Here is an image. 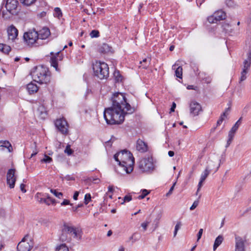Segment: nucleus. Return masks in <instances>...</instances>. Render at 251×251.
Here are the masks:
<instances>
[{"instance_id":"obj_14","label":"nucleus","mask_w":251,"mask_h":251,"mask_svg":"<svg viewBox=\"0 0 251 251\" xmlns=\"http://www.w3.org/2000/svg\"><path fill=\"white\" fill-rule=\"evenodd\" d=\"M7 32L8 39L12 41H14L17 38L18 35V29L13 25H11L8 27Z\"/></svg>"},{"instance_id":"obj_9","label":"nucleus","mask_w":251,"mask_h":251,"mask_svg":"<svg viewBox=\"0 0 251 251\" xmlns=\"http://www.w3.org/2000/svg\"><path fill=\"white\" fill-rule=\"evenodd\" d=\"M251 65V54L247 53V58L243 62V69L241 73L240 82L245 80Z\"/></svg>"},{"instance_id":"obj_15","label":"nucleus","mask_w":251,"mask_h":251,"mask_svg":"<svg viewBox=\"0 0 251 251\" xmlns=\"http://www.w3.org/2000/svg\"><path fill=\"white\" fill-rule=\"evenodd\" d=\"M38 39L45 40L50 35V30L48 27H44L38 32Z\"/></svg>"},{"instance_id":"obj_32","label":"nucleus","mask_w":251,"mask_h":251,"mask_svg":"<svg viewBox=\"0 0 251 251\" xmlns=\"http://www.w3.org/2000/svg\"><path fill=\"white\" fill-rule=\"evenodd\" d=\"M86 181L87 183H94L95 184H98L100 182V179L98 178H94L93 177H88L87 179H86Z\"/></svg>"},{"instance_id":"obj_44","label":"nucleus","mask_w":251,"mask_h":251,"mask_svg":"<svg viewBox=\"0 0 251 251\" xmlns=\"http://www.w3.org/2000/svg\"><path fill=\"white\" fill-rule=\"evenodd\" d=\"M214 14L209 16L207 18V21L210 24H213V23H216L217 22V21H216V18H214Z\"/></svg>"},{"instance_id":"obj_4","label":"nucleus","mask_w":251,"mask_h":251,"mask_svg":"<svg viewBox=\"0 0 251 251\" xmlns=\"http://www.w3.org/2000/svg\"><path fill=\"white\" fill-rule=\"evenodd\" d=\"M119 166L123 168L127 174L131 173L133 170L134 158L132 154L126 150L120 152Z\"/></svg>"},{"instance_id":"obj_56","label":"nucleus","mask_w":251,"mask_h":251,"mask_svg":"<svg viewBox=\"0 0 251 251\" xmlns=\"http://www.w3.org/2000/svg\"><path fill=\"white\" fill-rule=\"evenodd\" d=\"M181 226V222H180V221L177 222L175 226V229H176V230H178L179 229V228H180Z\"/></svg>"},{"instance_id":"obj_63","label":"nucleus","mask_w":251,"mask_h":251,"mask_svg":"<svg viewBox=\"0 0 251 251\" xmlns=\"http://www.w3.org/2000/svg\"><path fill=\"white\" fill-rule=\"evenodd\" d=\"M227 115V114H226V112H223V113L221 114V116H220V117H223V118H224V119H225V118L226 117Z\"/></svg>"},{"instance_id":"obj_17","label":"nucleus","mask_w":251,"mask_h":251,"mask_svg":"<svg viewBox=\"0 0 251 251\" xmlns=\"http://www.w3.org/2000/svg\"><path fill=\"white\" fill-rule=\"evenodd\" d=\"M235 251H244V241L240 236L235 237Z\"/></svg>"},{"instance_id":"obj_3","label":"nucleus","mask_w":251,"mask_h":251,"mask_svg":"<svg viewBox=\"0 0 251 251\" xmlns=\"http://www.w3.org/2000/svg\"><path fill=\"white\" fill-rule=\"evenodd\" d=\"M31 75L33 80L40 84H47L50 80V72L43 65L35 67Z\"/></svg>"},{"instance_id":"obj_60","label":"nucleus","mask_w":251,"mask_h":251,"mask_svg":"<svg viewBox=\"0 0 251 251\" xmlns=\"http://www.w3.org/2000/svg\"><path fill=\"white\" fill-rule=\"evenodd\" d=\"M78 195H79V192L77 191L75 192L74 194V196H73L74 199L75 200H77Z\"/></svg>"},{"instance_id":"obj_11","label":"nucleus","mask_w":251,"mask_h":251,"mask_svg":"<svg viewBox=\"0 0 251 251\" xmlns=\"http://www.w3.org/2000/svg\"><path fill=\"white\" fill-rule=\"evenodd\" d=\"M15 169H10L8 171L7 173V183L10 188H13L15 186L16 180V177L15 176Z\"/></svg>"},{"instance_id":"obj_6","label":"nucleus","mask_w":251,"mask_h":251,"mask_svg":"<svg viewBox=\"0 0 251 251\" xmlns=\"http://www.w3.org/2000/svg\"><path fill=\"white\" fill-rule=\"evenodd\" d=\"M138 167L142 172L150 173L152 172L154 169L152 158L148 157L142 159L139 162Z\"/></svg>"},{"instance_id":"obj_37","label":"nucleus","mask_w":251,"mask_h":251,"mask_svg":"<svg viewBox=\"0 0 251 251\" xmlns=\"http://www.w3.org/2000/svg\"><path fill=\"white\" fill-rule=\"evenodd\" d=\"M36 0H20L21 3L25 5L29 6L33 4Z\"/></svg>"},{"instance_id":"obj_46","label":"nucleus","mask_w":251,"mask_h":251,"mask_svg":"<svg viewBox=\"0 0 251 251\" xmlns=\"http://www.w3.org/2000/svg\"><path fill=\"white\" fill-rule=\"evenodd\" d=\"M226 4L229 7H233L235 5V2L233 0H226Z\"/></svg>"},{"instance_id":"obj_19","label":"nucleus","mask_w":251,"mask_h":251,"mask_svg":"<svg viewBox=\"0 0 251 251\" xmlns=\"http://www.w3.org/2000/svg\"><path fill=\"white\" fill-rule=\"evenodd\" d=\"M111 50L112 48L105 43L100 45L98 48L99 52L104 54L112 52Z\"/></svg>"},{"instance_id":"obj_24","label":"nucleus","mask_w":251,"mask_h":251,"mask_svg":"<svg viewBox=\"0 0 251 251\" xmlns=\"http://www.w3.org/2000/svg\"><path fill=\"white\" fill-rule=\"evenodd\" d=\"M224 240L223 236L222 235H219L215 239L214 245L213 250L215 251L217 248L222 244Z\"/></svg>"},{"instance_id":"obj_27","label":"nucleus","mask_w":251,"mask_h":251,"mask_svg":"<svg viewBox=\"0 0 251 251\" xmlns=\"http://www.w3.org/2000/svg\"><path fill=\"white\" fill-rule=\"evenodd\" d=\"M198 75L199 76L200 78L202 80L204 81V82L207 84L210 83L212 80L211 77L209 76H206V77H202V75H206L205 73H198Z\"/></svg>"},{"instance_id":"obj_55","label":"nucleus","mask_w":251,"mask_h":251,"mask_svg":"<svg viewBox=\"0 0 251 251\" xmlns=\"http://www.w3.org/2000/svg\"><path fill=\"white\" fill-rule=\"evenodd\" d=\"M68 204L72 205V204L70 203V201L69 200L66 199L64 200L63 202L61 203V205H66Z\"/></svg>"},{"instance_id":"obj_21","label":"nucleus","mask_w":251,"mask_h":251,"mask_svg":"<svg viewBox=\"0 0 251 251\" xmlns=\"http://www.w3.org/2000/svg\"><path fill=\"white\" fill-rule=\"evenodd\" d=\"M0 148L1 150H3L4 148H6L9 152L13 151V148L11 144L8 141H0Z\"/></svg>"},{"instance_id":"obj_40","label":"nucleus","mask_w":251,"mask_h":251,"mask_svg":"<svg viewBox=\"0 0 251 251\" xmlns=\"http://www.w3.org/2000/svg\"><path fill=\"white\" fill-rule=\"evenodd\" d=\"M43 202L49 205L51 203H54V200H53L50 197H48L47 198L43 200Z\"/></svg>"},{"instance_id":"obj_13","label":"nucleus","mask_w":251,"mask_h":251,"mask_svg":"<svg viewBox=\"0 0 251 251\" xmlns=\"http://www.w3.org/2000/svg\"><path fill=\"white\" fill-rule=\"evenodd\" d=\"M25 237L18 244L17 249L18 251H29L32 248V244L25 241Z\"/></svg>"},{"instance_id":"obj_33","label":"nucleus","mask_w":251,"mask_h":251,"mask_svg":"<svg viewBox=\"0 0 251 251\" xmlns=\"http://www.w3.org/2000/svg\"><path fill=\"white\" fill-rule=\"evenodd\" d=\"M175 75L177 77L181 78L182 75V68L181 66L178 67L175 71Z\"/></svg>"},{"instance_id":"obj_25","label":"nucleus","mask_w":251,"mask_h":251,"mask_svg":"<svg viewBox=\"0 0 251 251\" xmlns=\"http://www.w3.org/2000/svg\"><path fill=\"white\" fill-rule=\"evenodd\" d=\"M222 28L226 33L231 34L233 32V29L232 28L231 25L227 23H224L222 25Z\"/></svg>"},{"instance_id":"obj_30","label":"nucleus","mask_w":251,"mask_h":251,"mask_svg":"<svg viewBox=\"0 0 251 251\" xmlns=\"http://www.w3.org/2000/svg\"><path fill=\"white\" fill-rule=\"evenodd\" d=\"M51 65L54 67L56 71H58L57 59L56 57H51L50 59Z\"/></svg>"},{"instance_id":"obj_47","label":"nucleus","mask_w":251,"mask_h":251,"mask_svg":"<svg viewBox=\"0 0 251 251\" xmlns=\"http://www.w3.org/2000/svg\"><path fill=\"white\" fill-rule=\"evenodd\" d=\"M132 200V197L130 195H126L124 197L123 200L124 201L121 203V204H124L125 202L127 201L129 202Z\"/></svg>"},{"instance_id":"obj_50","label":"nucleus","mask_w":251,"mask_h":251,"mask_svg":"<svg viewBox=\"0 0 251 251\" xmlns=\"http://www.w3.org/2000/svg\"><path fill=\"white\" fill-rule=\"evenodd\" d=\"M198 204H199V201H195L193 202V203L192 205V206L190 207V209L191 210H194V209H195L198 206Z\"/></svg>"},{"instance_id":"obj_7","label":"nucleus","mask_w":251,"mask_h":251,"mask_svg":"<svg viewBox=\"0 0 251 251\" xmlns=\"http://www.w3.org/2000/svg\"><path fill=\"white\" fill-rule=\"evenodd\" d=\"M55 126L58 131L63 135L66 136L69 132V125L64 118L56 120Z\"/></svg>"},{"instance_id":"obj_1","label":"nucleus","mask_w":251,"mask_h":251,"mask_svg":"<svg viewBox=\"0 0 251 251\" xmlns=\"http://www.w3.org/2000/svg\"><path fill=\"white\" fill-rule=\"evenodd\" d=\"M127 114H129L124 108H107L104 111L103 117L108 125H120L123 123Z\"/></svg>"},{"instance_id":"obj_42","label":"nucleus","mask_w":251,"mask_h":251,"mask_svg":"<svg viewBox=\"0 0 251 251\" xmlns=\"http://www.w3.org/2000/svg\"><path fill=\"white\" fill-rule=\"evenodd\" d=\"M73 151H74L71 149V146L70 145H67L64 152L68 155H70L73 153Z\"/></svg>"},{"instance_id":"obj_62","label":"nucleus","mask_w":251,"mask_h":251,"mask_svg":"<svg viewBox=\"0 0 251 251\" xmlns=\"http://www.w3.org/2000/svg\"><path fill=\"white\" fill-rule=\"evenodd\" d=\"M174 154H175V153H174V152L173 151H169L168 155H169V156L173 157L174 155Z\"/></svg>"},{"instance_id":"obj_35","label":"nucleus","mask_w":251,"mask_h":251,"mask_svg":"<svg viewBox=\"0 0 251 251\" xmlns=\"http://www.w3.org/2000/svg\"><path fill=\"white\" fill-rule=\"evenodd\" d=\"M54 16L60 18L62 16V13L61 9L59 7H56L54 9Z\"/></svg>"},{"instance_id":"obj_53","label":"nucleus","mask_w":251,"mask_h":251,"mask_svg":"<svg viewBox=\"0 0 251 251\" xmlns=\"http://www.w3.org/2000/svg\"><path fill=\"white\" fill-rule=\"evenodd\" d=\"M202 233H203V229L201 228L199 230V232L197 234V241H198L201 239V235L202 234Z\"/></svg>"},{"instance_id":"obj_18","label":"nucleus","mask_w":251,"mask_h":251,"mask_svg":"<svg viewBox=\"0 0 251 251\" xmlns=\"http://www.w3.org/2000/svg\"><path fill=\"white\" fill-rule=\"evenodd\" d=\"M136 149L141 152H145L148 150V146L143 141L138 139L136 142Z\"/></svg>"},{"instance_id":"obj_28","label":"nucleus","mask_w":251,"mask_h":251,"mask_svg":"<svg viewBox=\"0 0 251 251\" xmlns=\"http://www.w3.org/2000/svg\"><path fill=\"white\" fill-rule=\"evenodd\" d=\"M150 59H148L147 58H145L143 59L142 61H140V63L141 64V66H140V67H142L143 69H147L150 65Z\"/></svg>"},{"instance_id":"obj_43","label":"nucleus","mask_w":251,"mask_h":251,"mask_svg":"<svg viewBox=\"0 0 251 251\" xmlns=\"http://www.w3.org/2000/svg\"><path fill=\"white\" fill-rule=\"evenodd\" d=\"M52 161V158L47 155H45L44 158L41 160L42 162L50 163Z\"/></svg>"},{"instance_id":"obj_38","label":"nucleus","mask_w":251,"mask_h":251,"mask_svg":"<svg viewBox=\"0 0 251 251\" xmlns=\"http://www.w3.org/2000/svg\"><path fill=\"white\" fill-rule=\"evenodd\" d=\"M149 193L150 192L146 189L142 190V194L138 197V199L139 200L144 199L146 196H147L149 194Z\"/></svg>"},{"instance_id":"obj_29","label":"nucleus","mask_w":251,"mask_h":251,"mask_svg":"<svg viewBox=\"0 0 251 251\" xmlns=\"http://www.w3.org/2000/svg\"><path fill=\"white\" fill-rule=\"evenodd\" d=\"M210 170L209 167H206V169H205L204 171L203 172V173L201 174V179L202 180H205L206 178L207 177V176L210 174Z\"/></svg>"},{"instance_id":"obj_10","label":"nucleus","mask_w":251,"mask_h":251,"mask_svg":"<svg viewBox=\"0 0 251 251\" xmlns=\"http://www.w3.org/2000/svg\"><path fill=\"white\" fill-rule=\"evenodd\" d=\"M64 231H68V233L71 234L74 238L81 240L82 237L81 230L78 228L74 226H69L66 224H64Z\"/></svg>"},{"instance_id":"obj_20","label":"nucleus","mask_w":251,"mask_h":251,"mask_svg":"<svg viewBox=\"0 0 251 251\" xmlns=\"http://www.w3.org/2000/svg\"><path fill=\"white\" fill-rule=\"evenodd\" d=\"M26 89L29 94H32L34 93H36L38 91L39 88L35 83L31 82L27 85Z\"/></svg>"},{"instance_id":"obj_16","label":"nucleus","mask_w":251,"mask_h":251,"mask_svg":"<svg viewBox=\"0 0 251 251\" xmlns=\"http://www.w3.org/2000/svg\"><path fill=\"white\" fill-rule=\"evenodd\" d=\"M18 1L17 0H7L5 4L6 10L10 13L15 10L17 7Z\"/></svg>"},{"instance_id":"obj_23","label":"nucleus","mask_w":251,"mask_h":251,"mask_svg":"<svg viewBox=\"0 0 251 251\" xmlns=\"http://www.w3.org/2000/svg\"><path fill=\"white\" fill-rule=\"evenodd\" d=\"M68 231H64V225L63 226V228L62 229V233L60 236V240L62 242H69L71 240V237H68L67 235Z\"/></svg>"},{"instance_id":"obj_54","label":"nucleus","mask_w":251,"mask_h":251,"mask_svg":"<svg viewBox=\"0 0 251 251\" xmlns=\"http://www.w3.org/2000/svg\"><path fill=\"white\" fill-rule=\"evenodd\" d=\"M204 181V180H202L201 179H200V181L198 184V189H197V193L196 194L197 195L198 194V192L200 191L201 188L202 187V182Z\"/></svg>"},{"instance_id":"obj_34","label":"nucleus","mask_w":251,"mask_h":251,"mask_svg":"<svg viewBox=\"0 0 251 251\" xmlns=\"http://www.w3.org/2000/svg\"><path fill=\"white\" fill-rule=\"evenodd\" d=\"M56 251H69V249L65 244H62L56 248Z\"/></svg>"},{"instance_id":"obj_5","label":"nucleus","mask_w":251,"mask_h":251,"mask_svg":"<svg viewBox=\"0 0 251 251\" xmlns=\"http://www.w3.org/2000/svg\"><path fill=\"white\" fill-rule=\"evenodd\" d=\"M93 69L95 75L100 79L106 78L109 76V67L105 62L96 61L93 64Z\"/></svg>"},{"instance_id":"obj_64","label":"nucleus","mask_w":251,"mask_h":251,"mask_svg":"<svg viewBox=\"0 0 251 251\" xmlns=\"http://www.w3.org/2000/svg\"><path fill=\"white\" fill-rule=\"evenodd\" d=\"M114 191L113 188L112 186H109L108 187V192H113Z\"/></svg>"},{"instance_id":"obj_12","label":"nucleus","mask_w":251,"mask_h":251,"mask_svg":"<svg viewBox=\"0 0 251 251\" xmlns=\"http://www.w3.org/2000/svg\"><path fill=\"white\" fill-rule=\"evenodd\" d=\"M189 106L190 114L193 116L198 115L199 113L202 110L201 105L195 101L191 102Z\"/></svg>"},{"instance_id":"obj_58","label":"nucleus","mask_w":251,"mask_h":251,"mask_svg":"<svg viewBox=\"0 0 251 251\" xmlns=\"http://www.w3.org/2000/svg\"><path fill=\"white\" fill-rule=\"evenodd\" d=\"M25 187V185L24 184L22 183L20 185V189L23 193H25L26 191Z\"/></svg>"},{"instance_id":"obj_51","label":"nucleus","mask_w":251,"mask_h":251,"mask_svg":"<svg viewBox=\"0 0 251 251\" xmlns=\"http://www.w3.org/2000/svg\"><path fill=\"white\" fill-rule=\"evenodd\" d=\"M114 158L115 160V161H116L118 163V164L119 165V162H120V152L116 153L114 155Z\"/></svg>"},{"instance_id":"obj_39","label":"nucleus","mask_w":251,"mask_h":251,"mask_svg":"<svg viewBox=\"0 0 251 251\" xmlns=\"http://www.w3.org/2000/svg\"><path fill=\"white\" fill-rule=\"evenodd\" d=\"M91 38H97L100 36L99 31L97 30H93L90 33Z\"/></svg>"},{"instance_id":"obj_31","label":"nucleus","mask_w":251,"mask_h":251,"mask_svg":"<svg viewBox=\"0 0 251 251\" xmlns=\"http://www.w3.org/2000/svg\"><path fill=\"white\" fill-rule=\"evenodd\" d=\"M114 76L115 77V79L117 82H120L122 80V76L120 73L119 71H115L113 73Z\"/></svg>"},{"instance_id":"obj_61","label":"nucleus","mask_w":251,"mask_h":251,"mask_svg":"<svg viewBox=\"0 0 251 251\" xmlns=\"http://www.w3.org/2000/svg\"><path fill=\"white\" fill-rule=\"evenodd\" d=\"M232 141V139H229V138L228 139V140L227 141L226 145V148H227L230 145V144H231Z\"/></svg>"},{"instance_id":"obj_59","label":"nucleus","mask_w":251,"mask_h":251,"mask_svg":"<svg viewBox=\"0 0 251 251\" xmlns=\"http://www.w3.org/2000/svg\"><path fill=\"white\" fill-rule=\"evenodd\" d=\"M176 107V104L175 102H173L172 103V107L170 109V112H174Z\"/></svg>"},{"instance_id":"obj_2","label":"nucleus","mask_w":251,"mask_h":251,"mask_svg":"<svg viewBox=\"0 0 251 251\" xmlns=\"http://www.w3.org/2000/svg\"><path fill=\"white\" fill-rule=\"evenodd\" d=\"M111 101L112 106L109 108H124L128 114H132L134 112V108L127 102L126 97L122 93L118 92L113 94L111 98Z\"/></svg>"},{"instance_id":"obj_36","label":"nucleus","mask_w":251,"mask_h":251,"mask_svg":"<svg viewBox=\"0 0 251 251\" xmlns=\"http://www.w3.org/2000/svg\"><path fill=\"white\" fill-rule=\"evenodd\" d=\"M242 119V117H240L239 118V119L236 122V123L234 124V125L233 126V127L231 129H232V130H233V131L234 130L236 132V131L237 130L240 125L241 123Z\"/></svg>"},{"instance_id":"obj_41","label":"nucleus","mask_w":251,"mask_h":251,"mask_svg":"<svg viewBox=\"0 0 251 251\" xmlns=\"http://www.w3.org/2000/svg\"><path fill=\"white\" fill-rule=\"evenodd\" d=\"M50 191L58 198L60 199L63 196V194L61 192H58L55 189H50Z\"/></svg>"},{"instance_id":"obj_45","label":"nucleus","mask_w":251,"mask_h":251,"mask_svg":"<svg viewBox=\"0 0 251 251\" xmlns=\"http://www.w3.org/2000/svg\"><path fill=\"white\" fill-rule=\"evenodd\" d=\"M91 201V196L90 194H86L84 197V203L87 204Z\"/></svg>"},{"instance_id":"obj_49","label":"nucleus","mask_w":251,"mask_h":251,"mask_svg":"<svg viewBox=\"0 0 251 251\" xmlns=\"http://www.w3.org/2000/svg\"><path fill=\"white\" fill-rule=\"evenodd\" d=\"M176 184V182H175L173 184V185L172 186V187L170 188L169 192L166 194V196L168 197L170 195H171L174 189V187L175 186Z\"/></svg>"},{"instance_id":"obj_26","label":"nucleus","mask_w":251,"mask_h":251,"mask_svg":"<svg viewBox=\"0 0 251 251\" xmlns=\"http://www.w3.org/2000/svg\"><path fill=\"white\" fill-rule=\"evenodd\" d=\"M11 47L4 44H0V50L5 54H8L11 51Z\"/></svg>"},{"instance_id":"obj_48","label":"nucleus","mask_w":251,"mask_h":251,"mask_svg":"<svg viewBox=\"0 0 251 251\" xmlns=\"http://www.w3.org/2000/svg\"><path fill=\"white\" fill-rule=\"evenodd\" d=\"M236 131L232 130V129H230V130L228 132V137L229 139L233 140V137L234 136V134L235 133Z\"/></svg>"},{"instance_id":"obj_22","label":"nucleus","mask_w":251,"mask_h":251,"mask_svg":"<svg viewBox=\"0 0 251 251\" xmlns=\"http://www.w3.org/2000/svg\"><path fill=\"white\" fill-rule=\"evenodd\" d=\"M214 18H216V21H220L226 19V14L225 12L222 10H218L216 11L214 14Z\"/></svg>"},{"instance_id":"obj_57","label":"nucleus","mask_w":251,"mask_h":251,"mask_svg":"<svg viewBox=\"0 0 251 251\" xmlns=\"http://www.w3.org/2000/svg\"><path fill=\"white\" fill-rule=\"evenodd\" d=\"M82 206H83V204H78L77 206H76L75 207H73L72 210H73V211L76 212V211H77V209L78 208L81 207Z\"/></svg>"},{"instance_id":"obj_52","label":"nucleus","mask_w":251,"mask_h":251,"mask_svg":"<svg viewBox=\"0 0 251 251\" xmlns=\"http://www.w3.org/2000/svg\"><path fill=\"white\" fill-rule=\"evenodd\" d=\"M149 223H150V222H145L141 224V226L143 228L144 231L147 230V226H148V225L149 224Z\"/></svg>"},{"instance_id":"obj_8","label":"nucleus","mask_w":251,"mask_h":251,"mask_svg":"<svg viewBox=\"0 0 251 251\" xmlns=\"http://www.w3.org/2000/svg\"><path fill=\"white\" fill-rule=\"evenodd\" d=\"M38 35H39L38 32L34 29H33L32 30L25 32L24 34L23 38L24 41L28 45H32L35 43L38 39Z\"/></svg>"}]
</instances>
